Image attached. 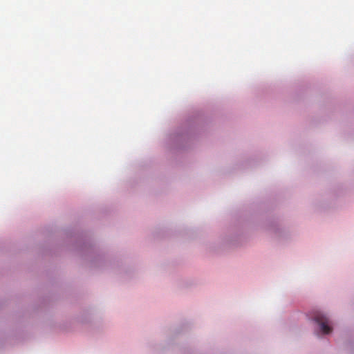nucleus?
<instances>
[{
  "label": "nucleus",
  "instance_id": "nucleus-1",
  "mask_svg": "<svg viewBox=\"0 0 354 354\" xmlns=\"http://www.w3.org/2000/svg\"><path fill=\"white\" fill-rule=\"evenodd\" d=\"M313 319L319 326L324 334H329L332 332V327L329 325L328 318L321 312H316L313 315Z\"/></svg>",
  "mask_w": 354,
  "mask_h": 354
}]
</instances>
